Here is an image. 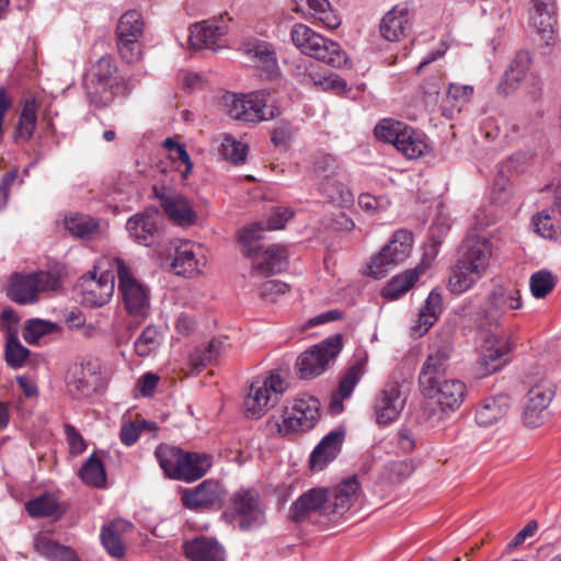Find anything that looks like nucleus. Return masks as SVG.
<instances>
[{
    "label": "nucleus",
    "mask_w": 561,
    "mask_h": 561,
    "mask_svg": "<svg viewBox=\"0 0 561 561\" xmlns=\"http://www.w3.org/2000/svg\"><path fill=\"white\" fill-rule=\"evenodd\" d=\"M530 23L546 45H552L557 32L556 0H530Z\"/></svg>",
    "instance_id": "4be33fe9"
},
{
    "label": "nucleus",
    "mask_w": 561,
    "mask_h": 561,
    "mask_svg": "<svg viewBox=\"0 0 561 561\" xmlns=\"http://www.w3.org/2000/svg\"><path fill=\"white\" fill-rule=\"evenodd\" d=\"M511 404V397L506 393L488 397L477 408L476 422L479 426H492L507 415Z\"/></svg>",
    "instance_id": "cd10ccee"
},
{
    "label": "nucleus",
    "mask_w": 561,
    "mask_h": 561,
    "mask_svg": "<svg viewBox=\"0 0 561 561\" xmlns=\"http://www.w3.org/2000/svg\"><path fill=\"white\" fill-rule=\"evenodd\" d=\"M66 385L69 393L76 399L93 396L101 386V377L96 366L91 362L75 363L70 366Z\"/></svg>",
    "instance_id": "a211bd4d"
},
{
    "label": "nucleus",
    "mask_w": 561,
    "mask_h": 561,
    "mask_svg": "<svg viewBox=\"0 0 561 561\" xmlns=\"http://www.w3.org/2000/svg\"><path fill=\"white\" fill-rule=\"evenodd\" d=\"M343 347L340 334L331 335L301 353L296 362L302 379H311L323 374L333 363Z\"/></svg>",
    "instance_id": "9b49d317"
},
{
    "label": "nucleus",
    "mask_w": 561,
    "mask_h": 561,
    "mask_svg": "<svg viewBox=\"0 0 561 561\" xmlns=\"http://www.w3.org/2000/svg\"><path fill=\"white\" fill-rule=\"evenodd\" d=\"M407 125L394 119H382L375 127V135L378 139L385 140L397 147Z\"/></svg>",
    "instance_id": "3c124183"
},
{
    "label": "nucleus",
    "mask_w": 561,
    "mask_h": 561,
    "mask_svg": "<svg viewBox=\"0 0 561 561\" xmlns=\"http://www.w3.org/2000/svg\"><path fill=\"white\" fill-rule=\"evenodd\" d=\"M413 234L409 230H397L389 242L368 264L369 274L375 278L385 277L388 272L403 263L412 251Z\"/></svg>",
    "instance_id": "f8f14e48"
},
{
    "label": "nucleus",
    "mask_w": 561,
    "mask_h": 561,
    "mask_svg": "<svg viewBox=\"0 0 561 561\" xmlns=\"http://www.w3.org/2000/svg\"><path fill=\"white\" fill-rule=\"evenodd\" d=\"M556 215L557 214H553L551 208L550 210L541 211L534 219L536 230L541 237L554 238L561 234V224L560 220L556 218Z\"/></svg>",
    "instance_id": "864d4df0"
},
{
    "label": "nucleus",
    "mask_w": 561,
    "mask_h": 561,
    "mask_svg": "<svg viewBox=\"0 0 561 561\" xmlns=\"http://www.w3.org/2000/svg\"><path fill=\"white\" fill-rule=\"evenodd\" d=\"M492 256L491 242L480 236L467 237L450 267L447 288L454 295L470 290L486 273Z\"/></svg>",
    "instance_id": "f03ea898"
},
{
    "label": "nucleus",
    "mask_w": 561,
    "mask_h": 561,
    "mask_svg": "<svg viewBox=\"0 0 561 561\" xmlns=\"http://www.w3.org/2000/svg\"><path fill=\"white\" fill-rule=\"evenodd\" d=\"M65 435L71 455H81L87 449V443L84 438L73 425H65Z\"/></svg>",
    "instance_id": "052dcab7"
},
{
    "label": "nucleus",
    "mask_w": 561,
    "mask_h": 561,
    "mask_svg": "<svg viewBox=\"0 0 561 561\" xmlns=\"http://www.w3.org/2000/svg\"><path fill=\"white\" fill-rule=\"evenodd\" d=\"M81 480L89 486L102 488L106 481V473L103 461L93 453L79 470Z\"/></svg>",
    "instance_id": "ea45409f"
},
{
    "label": "nucleus",
    "mask_w": 561,
    "mask_h": 561,
    "mask_svg": "<svg viewBox=\"0 0 561 561\" xmlns=\"http://www.w3.org/2000/svg\"><path fill=\"white\" fill-rule=\"evenodd\" d=\"M227 344L221 339H213L208 345L202 350H196L191 356V363L195 367L206 366L215 360L226 351Z\"/></svg>",
    "instance_id": "de8ad7c7"
},
{
    "label": "nucleus",
    "mask_w": 561,
    "mask_h": 561,
    "mask_svg": "<svg viewBox=\"0 0 561 561\" xmlns=\"http://www.w3.org/2000/svg\"><path fill=\"white\" fill-rule=\"evenodd\" d=\"M152 194L160 202V206L169 220L174 225L187 228L196 224L197 214L183 194L160 183L152 185Z\"/></svg>",
    "instance_id": "4468645a"
},
{
    "label": "nucleus",
    "mask_w": 561,
    "mask_h": 561,
    "mask_svg": "<svg viewBox=\"0 0 561 561\" xmlns=\"http://www.w3.org/2000/svg\"><path fill=\"white\" fill-rule=\"evenodd\" d=\"M263 222H253L239 233L241 252L251 260V275L266 277L282 273L288 266V251L282 244L266 245Z\"/></svg>",
    "instance_id": "7ed1b4c3"
},
{
    "label": "nucleus",
    "mask_w": 561,
    "mask_h": 561,
    "mask_svg": "<svg viewBox=\"0 0 561 561\" xmlns=\"http://www.w3.org/2000/svg\"><path fill=\"white\" fill-rule=\"evenodd\" d=\"M285 391L286 382L277 373L254 378L243 402L247 416L260 419L279 401Z\"/></svg>",
    "instance_id": "1a4fd4ad"
},
{
    "label": "nucleus",
    "mask_w": 561,
    "mask_h": 561,
    "mask_svg": "<svg viewBox=\"0 0 561 561\" xmlns=\"http://www.w3.org/2000/svg\"><path fill=\"white\" fill-rule=\"evenodd\" d=\"M65 228L76 238L90 239L98 231L99 222L89 215L75 214L65 218Z\"/></svg>",
    "instance_id": "a19ab883"
},
{
    "label": "nucleus",
    "mask_w": 561,
    "mask_h": 561,
    "mask_svg": "<svg viewBox=\"0 0 561 561\" xmlns=\"http://www.w3.org/2000/svg\"><path fill=\"white\" fill-rule=\"evenodd\" d=\"M510 346L504 337H495L489 341L478 359V369L482 376H488L500 370L507 363Z\"/></svg>",
    "instance_id": "c756f323"
},
{
    "label": "nucleus",
    "mask_w": 561,
    "mask_h": 561,
    "mask_svg": "<svg viewBox=\"0 0 561 561\" xmlns=\"http://www.w3.org/2000/svg\"><path fill=\"white\" fill-rule=\"evenodd\" d=\"M318 188L319 192L330 202L340 204L353 202L352 193L336 179V176L319 182Z\"/></svg>",
    "instance_id": "37998d69"
},
{
    "label": "nucleus",
    "mask_w": 561,
    "mask_h": 561,
    "mask_svg": "<svg viewBox=\"0 0 561 561\" xmlns=\"http://www.w3.org/2000/svg\"><path fill=\"white\" fill-rule=\"evenodd\" d=\"M288 290L286 283L270 279L265 280L260 287V295L268 300H273L275 295L285 294Z\"/></svg>",
    "instance_id": "0e129e2a"
},
{
    "label": "nucleus",
    "mask_w": 561,
    "mask_h": 561,
    "mask_svg": "<svg viewBox=\"0 0 561 561\" xmlns=\"http://www.w3.org/2000/svg\"><path fill=\"white\" fill-rule=\"evenodd\" d=\"M54 493H41V495L26 504V511L32 517H49L57 510V500Z\"/></svg>",
    "instance_id": "8fccbe9b"
},
{
    "label": "nucleus",
    "mask_w": 561,
    "mask_h": 561,
    "mask_svg": "<svg viewBox=\"0 0 561 561\" xmlns=\"http://www.w3.org/2000/svg\"><path fill=\"white\" fill-rule=\"evenodd\" d=\"M556 396V385L548 378L535 380L523 400L522 420L526 426L538 427L548 419V408Z\"/></svg>",
    "instance_id": "ddd939ff"
},
{
    "label": "nucleus",
    "mask_w": 561,
    "mask_h": 561,
    "mask_svg": "<svg viewBox=\"0 0 561 561\" xmlns=\"http://www.w3.org/2000/svg\"><path fill=\"white\" fill-rule=\"evenodd\" d=\"M367 364L368 355L366 353L358 354L341 373L337 389L333 392L329 404L333 414H339L344 410L343 401L353 394L355 387L367 373Z\"/></svg>",
    "instance_id": "f3484780"
},
{
    "label": "nucleus",
    "mask_w": 561,
    "mask_h": 561,
    "mask_svg": "<svg viewBox=\"0 0 561 561\" xmlns=\"http://www.w3.org/2000/svg\"><path fill=\"white\" fill-rule=\"evenodd\" d=\"M442 304L443 298L440 293L433 289L430 293L424 307L419 313V325L415 328V331L420 335L428 331V329L436 322L442 312Z\"/></svg>",
    "instance_id": "4c0bfd02"
},
{
    "label": "nucleus",
    "mask_w": 561,
    "mask_h": 561,
    "mask_svg": "<svg viewBox=\"0 0 561 561\" xmlns=\"http://www.w3.org/2000/svg\"><path fill=\"white\" fill-rule=\"evenodd\" d=\"M37 107L34 99L24 101L13 134L15 142H26L32 139L37 125Z\"/></svg>",
    "instance_id": "f704fd0d"
},
{
    "label": "nucleus",
    "mask_w": 561,
    "mask_h": 561,
    "mask_svg": "<svg viewBox=\"0 0 561 561\" xmlns=\"http://www.w3.org/2000/svg\"><path fill=\"white\" fill-rule=\"evenodd\" d=\"M133 525L123 518H116L102 526L100 539L106 552L115 558L121 559L125 556V545L123 536L131 529Z\"/></svg>",
    "instance_id": "c85d7f7f"
},
{
    "label": "nucleus",
    "mask_w": 561,
    "mask_h": 561,
    "mask_svg": "<svg viewBox=\"0 0 561 561\" xmlns=\"http://www.w3.org/2000/svg\"><path fill=\"white\" fill-rule=\"evenodd\" d=\"M225 514L230 513L242 530L257 528L265 523V511L254 493H231Z\"/></svg>",
    "instance_id": "dca6fc26"
},
{
    "label": "nucleus",
    "mask_w": 561,
    "mask_h": 561,
    "mask_svg": "<svg viewBox=\"0 0 561 561\" xmlns=\"http://www.w3.org/2000/svg\"><path fill=\"white\" fill-rule=\"evenodd\" d=\"M379 31L388 42H400L411 31V21L407 7L397 5L381 19Z\"/></svg>",
    "instance_id": "393cba45"
},
{
    "label": "nucleus",
    "mask_w": 561,
    "mask_h": 561,
    "mask_svg": "<svg viewBox=\"0 0 561 561\" xmlns=\"http://www.w3.org/2000/svg\"><path fill=\"white\" fill-rule=\"evenodd\" d=\"M538 529V523L536 520H529L512 539V541L508 543L511 548H516L524 543V541L533 537Z\"/></svg>",
    "instance_id": "69168bd1"
},
{
    "label": "nucleus",
    "mask_w": 561,
    "mask_h": 561,
    "mask_svg": "<svg viewBox=\"0 0 561 561\" xmlns=\"http://www.w3.org/2000/svg\"><path fill=\"white\" fill-rule=\"evenodd\" d=\"M243 53L256 66L270 76L277 71V59L272 46L263 41L251 39L242 45Z\"/></svg>",
    "instance_id": "473e14b6"
},
{
    "label": "nucleus",
    "mask_w": 561,
    "mask_h": 561,
    "mask_svg": "<svg viewBox=\"0 0 561 561\" xmlns=\"http://www.w3.org/2000/svg\"><path fill=\"white\" fill-rule=\"evenodd\" d=\"M473 94V87L469 84L450 83L447 90L446 100L453 106L467 104Z\"/></svg>",
    "instance_id": "13d9d810"
},
{
    "label": "nucleus",
    "mask_w": 561,
    "mask_h": 561,
    "mask_svg": "<svg viewBox=\"0 0 561 561\" xmlns=\"http://www.w3.org/2000/svg\"><path fill=\"white\" fill-rule=\"evenodd\" d=\"M227 493H182V504L195 512L217 511L222 507Z\"/></svg>",
    "instance_id": "e433bc0d"
},
{
    "label": "nucleus",
    "mask_w": 561,
    "mask_h": 561,
    "mask_svg": "<svg viewBox=\"0 0 561 561\" xmlns=\"http://www.w3.org/2000/svg\"><path fill=\"white\" fill-rule=\"evenodd\" d=\"M28 356V348L21 344L16 333L10 332L4 347V359L7 365L12 369H19L24 366Z\"/></svg>",
    "instance_id": "79ce46f5"
},
{
    "label": "nucleus",
    "mask_w": 561,
    "mask_h": 561,
    "mask_svg": "<svg viewBox=\"0 0 561 561\" xmlns=\"http://www.w3.org/2000/svg\"><path fill=\"white\" fill-rule=\"evenodd\" d=\"M219 152L226 160L234 164H241L245 161L248 147L236 140L231 135L225 134L222 135Z\"/></svg>",
    "instance_id": "49530a36"
},
{
    "label": "nucleus",
    "mask_w": 561,
    "mask_h": 561,
    "mask_svg": "<svg viewBox=\"0 0 561 561\" xmlns=\"http://www.w3.org/2000/svg\"><path fill=\"white\" fill-rule=\"evenodd\" d=\"M425 397L435 400L443 412H454L460 408L467 396V387L459 379L437 380L432 389H421Z\"/></svg>",
    "instance_id": "aec40b11"
},
{
    "label": "nucleus",
    "mask_w": 561,
    "mask_h": 561,
    "mask_svg": "<svg viewBox=\"0 0 561 561\" xmlns=\"http://www.w3.org/2000/svg\"><path fill=\"white\" fill-rule=\"evenodd\" d=\"M337 170L339 165L335 158L331 154H322L314 160L312 174L319 183L329 178L336 176Z\"/></svg>",
    "instance_id": "6e6d98bb"
},
{
    "label": "nucleus",
    "mask_w": 561,
    "mask_h": 561,
    "mask_svg": "<svg viewBox=\"0 0 561 561\" xmlns=\"http://www.w3.org/2000/svg\"><path fill=\"white\" fill-rule=\"evenodd\" d=\"M320 419V402L311 396L296 398L284 408L279 416L272 415L268 425L278 434L287 436L312 430Z\"/></svg>",
    "instance_id": "423d86ee"
},
{
    "label": "nucleus",
    "mask_w": 561,
    "mask_h": 561,
    "mask_svg": "<svg viewBox=\"0 0 561 561\" xmlns=\"http://www.w3.org/2000/svg\"><path fill=\"white\" fill-rule=\"evenodd\" d=\"M530 62L531 58L528 51L520 50L516 54L508 69L504 73L502 85H504L505 92H507V90L516 89L529 70Z\"/></svg>",
    "instance_id": "58836bf2"
},
{
    "label": "nucleus",
    "mask_w": 561,
    "mask_h": 561,
    "mask_svg": "<svg viewBox=\"0 0 561 561\" xmlns=\"http://www.w3.org/2000/svg\"><path fill=\"white\" fill-rule=\"evenodd\" d=\"M116 268L118 278V293L122 296L124 309L128 316L134 317L126 327V332L118 335V343L128 342L131 332L138 329L140 316V283L134 277L130 268L119 257L104 259L100 261L94 271L82 275L75 287L77 299L81 305L90 308L106 305L114 294Z\"/></svg>",
    "instance_id": "f257e3e1"
},
{
    "label": "nucleus",
    "mask_w": 561,
    "mask_h": 561,
    "mask_svg": "<svg viewBox=\"0 0 561 561\" xmlns=\"http://www.w3.org/2000/svg\"><path fill=\"white\" fill-rule=\"evenodd\" d=\"M448 360L449 353L445 348L437 350L435 353L430 354L419 375L420 388L432 389V385L437 380H440L445 375Z\"/></svg>",
    "instance_id": "2f4dec72"
},
{
    "label": "nucleus",
    "mask_w": 561,
    "mask_h": 561,
    "mask_svg": "<svg viewBox=\"0 0 561 561\" xmlns=\"http://www.w3.org/2000/svg\"><path fill=\"white\" fill-rule=\"evenodd\" d=\"M407 394L398 381L388 382L375 400V416L379 425L396 421L404 409Z\"/></svg>",
    "instance_id": "6ab92c4d"
},
{
    "label": "nucleus",
    "mask_w": 561,
    "mask_h": 561,
    "mask_svg": "<svg viewBox=\"0 0 561 561\" xmlns=\"http://www.w3.org/2000/svg\"><path fill=\"white\" fill-rule=\"evenodd\" d=\"M57 329L58 324L51 321L31 319L26 321L22 335L26 343L36 345L43 336L55 332Z\"/></svg>",
    "instance_id": "a18cd8bd"
},
{
    "label": "nucleus",
    "mask_w": 561,
    "mask_h": 561,
    "mask_svg": "<svg viewBox=\"0 0 561 561\" xmlns=\"http://www.w3.org/2000/svg\"><path fill=\"white\" fill-rule=\"evenodd\" d=\"M291 139V130L288 124H283L275 128L272 135V141L275 146L287 147Z\"/></svg>",
    "instance_id": "338daca9"
},
{
    "label": "nucleus",
    "mask_w": 561,
    "mask_h": 561,
    "mask_svg": "<svg viewBox=\"0 0 561 561\" xmlns=\"http://www.w3.org/2000/svg\"><path fill=\"white\" fill-rule=\"evenodd\" d=\"M396 148L408 159H416L424 153L427 146L411 127L407 126Z\"/></svg>",
    "instance_id": "c03bdc74"
},
{
    "label": "nucleus",
    "mask_w": 561,
    "mask_h": 561,
    "mask_svg": "<svg viewBox=\"0 0 561 561\" xmlns=\"http://www.w3.org/2000/svg\"><path fill=\"white\" fill-rule=\"evenodd\" d=\"M56 284V277L48 272L14 274L8 289V297L19 305H31L37 301L41 291L54 289Z\"/></svg>",
    "instance_id": "2eb2a0df"
},
{
    "label": "nucleus",
    "mask_w": 561,
    "mask_h": 561,
    "mask_svg": "<svg viewBox=\"0 0 561 561\" xmlns=\"http://www.w3.org/2000/svg\"><path fill=\"white\" fill-rule=\"evenodd\" d=\"M156 457L169 478L187 483L199 480L213 465V457L208 454L184 453L167 445L157 448Z\"/></svg>",
    "instance_id": "39448f33"
},
{
    "label": "nucleus",
    "mask_w": 561,
    "mask_h": 561,
    "mask_svg": "<svg viewBox=\"0 0 561 561\" xmlns=\"http://www.w3.org/2000/svg\"><path fill=\"white\" fill-rule=\"evenodd\" d=\"M357 493H301L293 503L289 518L294 523L336 522L351 507Z\"/></svg>",
    "instance_id": "20e7f679"
},
{
    "label": "nucleus",
    "mask_w": 561,
    "mask_h": 561,
    "mask_svg": "<svg viewBox=\"0 0 561 561\" xmlns=\"http://www.w3.org/2000/svg\"><path fill=\"white\" fill-rule=\"evenodd\" d=\"M522 307L520 291L516 288L496 286L488 297V309L485 317L490 322L497 323L501 314L507 310H516Z\"/></svg>",
    "instance_id": "bb28decb"
},
{
    "label": "nucleus",
    "mask_w": 561,
    "mask_h": 561,
    "mask_svg": "<svg viewBox=\"0 0 561 561\" xmlns=\"http://www.w3.org/2000/svg\"><path fill=\"white\" fill-rule=\"evenodd\" d=\"M270 93L259 90L248 94L226 93L221 98L224 112L236 121L260 123L275 118L279 111L275 106H267Z\"/></svg>",
    "instance_id": "0eeeda50"
},
{
    "label": "nucleus",
    "mask_w": 561,
    "mask_h": 561,
    "mask_svg": "<svg viewBox=\"0 0 561 561\" xmlns=\"http://www.w3.org/2000/svg\"><path fill=\"white\" fill-rule=\"evenodd\" d=\"M116 44L119 56L126 64H137L140 60V38H117Z\"/></svg>",
    "instance_id": "4d7b16f0"
},
{
    "label": "nucleus",
    "mask_w": 561,
    "mask_h": 561,
    "mask_svg": "<svg viewBox=\"0 0 561 561\" xmlns=\"http://www.w3.org/2000/svg\"><path fill=\"white\" fill-rule=\"evenodd\" d=\"M118 85L117 67L110 56L101 57L85 73L83 87L90 102L98 107L108 105Z\"/></svg>",
    "instance_id": "9d476101"
},
{
    "label": "nucleus",
    "mask_w": 561,
    "mask_h": 561,
    "mask_svg": "<svg viewBox=\"0 0 561 561\" xmlns=\"http://www.w3.org/2000/svg\"><path fill=\"white\" fill-rule=\"evenodd\" d=\"M140 437V419L138 413L135 415L128 410L122 416V425L119 430V439L125 446L134 445Z\"/></svg>",
    "instance_id": "09e8293b"
},
{
    "label": "nucleus",
    "mask_w": 561,
    "mask_h": 561,
    "mask_svg": "<svg viewBox=\"0 0 561 561\" xmlns=\"http://www.w3.org/2000/svg\"><path fill=\"white\" fill-rule=\"evenodd\" d=\"M228 32V24L224 15L194 24L188 37L192 48H208L217 50L221 45V38Z\"/></svg>",
    "instance_id": "412c9836"
},
{
    "label": "nucleus",
    "mask_w": 561,
    "mask_h": 561,
    "mask_svg": "<svg viewBox=\"0 0 561 561\" xmlns=\"http://www.w3.org/2000/svg\"><path fill=\"white\" fill-rule=\"evenodd\" d=\"M184 554L191 561H226V550L213 537L201 536L183 545Z\"/></svg>",
    "instance_id": "a878e982"
},
{
    "label": "nucleus",
    "mask_w": 561,
    "mask_h": 561,
    "mask_svg": "<svg viewBox=\"0 0 561 561\" xmlns=\"http://www.w3.org/2000/svg\"><path fill=\"white\" fill-rule=\"evenodd\" d=\"M510 169V165H502L492 184V199L496 203H504L507 197V187L510 179L505 174L504 169Z\"/></svg>",
    "instance_id": "bf43d9fd"
},
{
    "label": "nucleus",
    "mask_w": 561,
    "mask_h": 561,
    "mask_svg": "<svg viewBox=\"0 0 561 561\" xmlns=\"http://www.w3.org/2000/svg\"><path fill=\"white\" fill-rule=\"evenodd\" d=\"M123 37L140 38V12L129 10L125 12L116 27V39Z\"/></svg>",
    "instance_id": "603ef678"
},
{
    "label": "nucleus",
    "mask_w": 561,
    "mask_h": 561,
    "mask_svg": "<svg viewBox=\"0 0 561 561\" xmlns=\"http://www.w3.org/2000/svg\"><path fill=\"white\" fill-rule=\"evenodd\" d=\"M398 446L403 453H411L415 447V439L413 434L408 428H402L397 435Z\"/></svg>",
    "instance_id": "774afa93"
},
{
    "label": "nucleus",
    "mask_w": 561,
    "mask_h": 561,
    "mask_svg": "<svg viewBox=\"0 0 561 561\" xmlns=\"http://www.w3.org/2000/svg\"><path fill=\"white\" fill-rule=\"evenodd\" d=\"M294 216V211L289 208L285 207H275L272 210V214L267 220V224L264 225L265 230H277L285 227V224Z\"/></svg>",
    "instance_id": "e2e57ef3"
},
{
    "label": "nucleus",
    "mask_w": 561,
    "mask_h": 561,
    "mask_svg": "<svg viewBox=\"0 0 561 561\" xmlns=\"http://www.w3.org/2000/svg\"><path fill=\"white\" fill-rule=\"evenodd\" d=\"M35 550L48 561H81L76 550L48 537H37Z\"/></svg>",
    "instance_id": "c9c22d12"
},
{
    "label": "nucleus",
    "mask_w": 561,
    "mask_h": 561,
    "mask_svg": "<svg viewBox=\"0 0 561 561\" xmlns=\"http://www.w3.org/2000/svg\"><path fill=\"white\" fill-rule=\"evenodd\" d=\"M556 280L551 272L538 271L530 276L529 288L535 298H543L554 288Z\"/></svg>",
    "instance_id": "5fc2aeb1"
},
{
    "label": "nucleus",
    "mask_w": 561,
    "mask_h": 561,
    "mask_svg": "<svg viewBox=\"0 0 561 561\" xmlns=\"http://www.w3.org/2000/svg\"><path fill=\"white\" fill-rule=\"evenodd\" d=\"M432 262V257L424 256L416 267L394 276L383 288V297L393 300L409 291L417 282L419 277L431 267Z\"/></svg>",
    "instance_id": "7c9ffc66"
},
{
    "label": "nucleus",
    "mask_w": 561,
    "mask_h": 561,
    "mask_svg": "<svg viewBox=\"0 0 561 561\" xmlns=\"http://www.w3.org/2000/svg\"><path fill=\"white\" fill-rule=\"evenodd\" d=\"M295 11L306 13L305 7H307L309 14L327 28L334 30L341 24L340 18L328 0H295Z\"/></svg>",
    "instance_id": "72a5a7b5"
},
{
    "label": "nucleus",
    "mask_w": 561,
    "mask_h": 561,
    "mask_svg": "<svg viewBox=\"0 0 561 561\" xmlns=\"http://www.w3.org/2000/svg\"><path fill=\"white\" fill-rule=\"evenodd\" d=\"M344 431L334 430L327 434L312 450L309 467L312 471L323 470L341 451Z\"/></svg>",
    "instance_id": "b1692460"
},
{
    "label": "nucleus",
    "mask_w": 561,
    "mask_h": 561,
    "mask_svg": "<svg viewBox=\"0 0 561 561\" xmlns=\"http://www.w3.org/2000/svg\"><path fill=\"white\" fill-rule=\"evenodd\" d=\"M194 244L188 240H178L171 242L165 251L167 261L171 260L170 268L176 275L185 277H194L201 274L198 261L195 256Z\"/></svg>",
    "instance_id": "5701e85b"
},
{
    "label": "nucleus",
    "mask_w": 561,
    "mask_h": 561,
    "mask_svg": "<svg viewBox=\"0 0 561 561\" xmlns=\"http://www.w3.org/2000/svg\"><path fill=\"white\" fill-rule=\"evenodd\" d=\"M290 36L294 45L302 54L331 67L341 68L347 61L346 54L339 43L323 37L305 24H295Z\"/></svg>",
    "instance_id": "6e6552de"
},
{
    "label": "nucleus",
    "mask_w": 561,
    "mask_h": 561,
    "mask_svg": "<svg viewBox=\"0 0 561 561\" xmlns=\"http://www.w3.org/2000/svg\"><path fill=\"white\" fill-rule=\"evenodd\" d=\"M19 170L13 168L7 171L0 179V210L4 209L10 198L13 184L18 181Z\"/></svg>",
    "instance_id": "680f3d73"
}]
</instances>
